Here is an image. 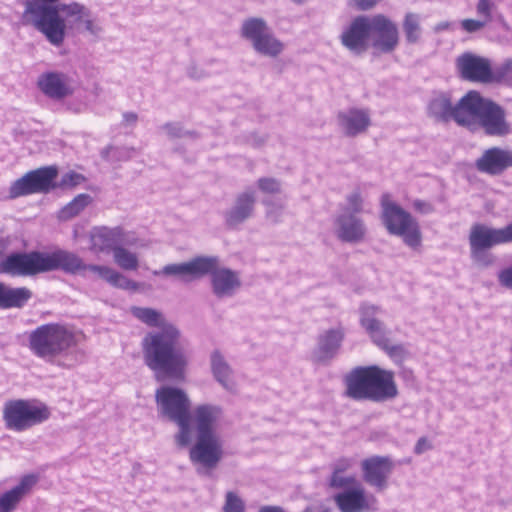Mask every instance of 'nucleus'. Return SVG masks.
<instances>
[{
	"mask_svg": "<svg viewBox=\"0 0 512 512\" xmlns=\"http://www.w3.org/2000/svg\"><path fill=\"white\" fill-rule=\"evenodd\" d=\"M131 313L147 326L158 328L148 332L141 342L143 361L153 372L155 379L183 380L189 364V355L180 329L153 308L135 306L131 308Z\"/></svg>",
	"mask_w": 512,
	"mask_h": 512,
	"instance_id": "nucleus-1",
	"label": "nucleus"
},
{
	"mask_svg": "<svg viewBox=\"0 0 512 512\" xmlns=\"http://www.w3.org/2000/svg\"><path fill=\"white\" fill-rule=\"evenodd\" d=\"M153 274L175 276L186 283L210 275L211 290L218 299L234 296L241 287L239 273L221 266L217 256H198L187 262L168 264Z\"/></svg>",
	"mask_w": 512,
	"mask_h": 512,
	"instance_id": "nucleus-2",
	"label": "nucleus"
},
{
	"mask_svg": "<svg viewBox=\"0 0 512 512\" xmlns=\"http://www.w3.org/2000/svg\"><path fill=\"white\" fill-rule=\"evenodd\" d=\"M346 395L354 400L384 402L398 395L394 373L376 365L358 366L345 377Z\"/></svg>",
	"mask_w": 512,
	"mask_h": 512,
	"instance_id": "nucleus-3",
	"label": "nucleus"
},
{
	"mask_svg": "<svg viewBox=\"0 0 512 512\" xmlns=\"http://www.w3.org/2000/svg\"><path fill=\"white\" fill-rule=\"evenodd\" d=\"M60 0H27L22 15L23 23L34 27L53 46H61L67 35V23L61 15L64 3Z\"/></svg>",
	"mask_w": 512,
	"mask_h": 512,
	"instance_id": "nucleus-4",
	"label": "nucleus"
},
{
	"mask_svg": "<svg viewBox=\"0 0 512 512\" xmlns=\"http://www.w3.org/2000/svg\"><path fill=\"white\" fill-rule=\"evenodd\" d=\"M155 401L159 416L175 423L178 432L174 441L179 448H185L192 443V429L190 426L191 401L187 393L176 387L162 386L155 392Z\"/></svg>",
	"mask_w": 512,
	"mask_h": 512,
	"instance_id": "nucleus-5",
	"label": "nucleus"
},
{
	"mask_svg": "<svg viewBox=\"0 0 512 512\" xmlns=\"http://www.w3.org/2000/svg\"><path fill=\"white\" fill-rule=\"evenodd\" d=\"M28 342L35 356L50 363L66 355L78 343L75 332L59 323L38 326L29 333Z\"/></svg>",
	"mask_w": 512,
	"mask_h": 512,
	"instance_id": "nucleus-6",
	"label": "nucleus"
},
{
	"mask_svg": "<svg viewBox=\"0 0 512 512\" xmlns=\"http://www.w3.org/2000/svg\"><path fill=\"white\" fill-rule=\"evenodd\" d=\"M382 223L389 234L398 236L404 244L413 250L422 245V232L418 221L397 203L389 194L381 197Z\"/></svg>",
	"mask_w": 512,
	"mask_h": 512,
	"instance_id": "nucleus-7",
	"label": "nucleus"
},
{
	"mask_svg": "<svg viewBox=\"0 0 512 512\" xmlns=\"http://www.w3.org/2000/svg\"><path fill=\"white\" fill-rule=\"evenodd\" d=\"M240 36L263 57L277 58L285 50V44L276 37L267 21L261 17L245 19L240 27Z\"/></svg>",
	"mask_w": 512,
	"mask_h": 512,
	"instance_id": "nucleus-8",
	"label": "nucleus"
},
{
	"mask_svg": "<svg viewBox=\"0 0 512 512\" xmlns=\"http://www.w3.org/2000/svg\"><path fill=\"white\" fill-rule=\"evenodd\" d=\"M50 411L27 400H10L3 407V420L9 430L21 432L46 421Z\"/></svg>",
	"mask_w": 512,
	"mask_h": 512,
	"instance_id": "nucleus-9",
	"label": "nucleus"
},
{
	"mask_svg": "<svg viewBox=\"0 0 512 512\" xmlns=\"http://www.w3.org/2000/svg\"><path fill=\"white\" fill-rule=\"evenodd\" d=\"M223 455V441L218 434L195 436V442L189 450V459L200 476H210Z\"/></svg>",
	"mask_w": 512,
	"mask_h": 512,
	"instance_id": "nucleus-10",
	"label": "nucleus"
},
{
	"mask_svg": "<svg viewBox=\"0 0 512 512\" xmlns=\"http://www.w3.org/2000/svg\"><path fill=\"white\" fill-rule=\"evenodd\" d=\"M57 174V168L53 166L29 171L11 184L9 197L15 199L29 194L47 193L55 188L54 180Z\"/></svg>",
	"mask_w": 512,
	"mask_h": 512,
	"instance_id": "nucleus-11",
	"label": "nucleus"
},
{
	"mask_svg": "<svg viewBox=\"0 0 512 512\" xmlns=\"http://www.w3.org/2000/svg\"><path fill=\"white\" fill-rule=\"evenodd\" d=\"M369 35L371 46L375 53H392L399 43V31L397 25L382 14L370 18Z\"/></svg>",
	"mask_w": 512,
	"mask_h": 512,
	"instance_id": "nucleus-12",
	"label": "nucleus"
},
{
	"mask_svg": "<svg viewBox=\"0 0 512 512\" xmlns=\"http://www.w3.org/2000/svg\"><path fill=\"white\" fill-rule=\"evenodd\" d=\"M91 251L95 253H114L121 245H137L133 234L117 227H96L90 233Z\"/></svg>",
	"mask_w": 512,
	"mask_h": 512,
	"instance_id": "nucleus-13",
	"label": "nucleus"
},
{
	"mask_svg": "<svg viewBox=\"0 0 512 512\" xmlns=\"http://www.w3.org/2000/svg\"><path fill=\"white\" fill-rule=\"evenodd\" d=\"M42 252L12 253L0 263V274L33 276L43 273Z\"/></svg>",
	"mask_w": 512,
	"mask_h": 512,
	"instance_id": "nucleus-14",
	"label": "nucleus"
},
{
	"mask_svg": "<svg viewBox=\"0 0 512 512\" xmlns=\"http://www.w3.org/2000/svg\"><path fill=\"white\" fill-rule=\"evenodd\" d=\"M334 234L344 243L359 244L366 240L368 228L365 221L354 213L338 212L333 220Z\"/></svg>",
	"mask_w": 512,
	"mask_h": 512,
	"instance_id": "nucleus-15",
	"label": "nucleus"
},
{
	"mask_svg": "<svg viewBox=\"0 0 512 512\" xmlns=\"http://www.w3.org/2000/svg\"><path fill=\"white\" fill-rule=\"evenodd\" d=\"M363 480L377 491L388 487L389 477L394 469V463L389 456H371L361 462Z\"/></svg>",
	"mask_w": 512,
	"mask_h": 512,
	"instance_id": "nucleus-16",
	"label": "nucleus"
},
{
	"mask_svg": "<svg viewBox=\"0 0 512 512\" xmlns=\"http://www.w3.org/2000/svg\"><path fill=\"white\" fill-rule=\"evenodd\" d=\"M256 206V193L252 189L242 191L234 197L231 205L223 213L225 224L229 228H238L253 218Z\"/></svg>",
	"mask_w": 512,
	"mask_h": 512,
	"instance_id": "nucleus-17",
	"label": "nucleus"
},
{
	"mask_svg": "<svg viewBox=\"0 0 512 512\" xmlns=\"http://www.w3.org/2000/svg\"><path fill=\"white\" fill-rule=\"evenodd\" d=\"M512 243V222L502 228L485 224H474L469 233V245L490 249L497 245Z\"/></svg>",
	"mask_w": 512,
	"mask_h": 512,
	"instance_id": "nucleus-18",
	"label": "nucleus"
},
{
	"mask_svg": "<svg viewBox=\"0 0 512 512\" xmlns=\"http://www.w3.org/2000/svg\"><path fill=\"white\" fill-rule=\"evenodd\" d=\"M369 22V17L357 16L341 33L340 42L351 53L361 55L368 49Z\"/></svg>",
	"mask_w": 512,
	"mask_h": 512,
	"instance_id": "nucleus-19",
	"label": "nucleus"
},
{
	"mask_svg": "<svg viewBox=\"0 0 512 512\" xmlns=\"http://www.w3.org/2000/svg\"><path fill=\"white\" fill-rule=\"evenodd\" d=\"M336 123L344 136L354 138L368 131L372 124L371 114L365 108H348L337 113Z\"/></svg>",
	"mask_w": 512,
	"mask_h": 512,
	"instance_id": "nucleus-20",
	"label": "nucleus"
},
{
	"mask_svg": "<svg viewBox=\"0 0 512 512\" xmlns=\"http://www.w3.org/2000/svg\"><path fill=\"white\" fill-rule=\"evenodd\" d=\"M477 171L490 176L502 175L512 168V150L498 146L485 149L475 161Z\"/></svg>",
	"mask_w": 512,
	"mask_h": 512,
	"instance_id": "nucleus-21",
	"label": "nucleus"
},
{
	"mask_svg": "<svg viewBox=\"0 0 512 512\" xmlns=\"http://www.w3.org/2000/svg\"><path fill=\"white\" fill-rule=\"evenodd\" d=\"M43 273L62 270L67 274L85 276V262L77 254L58 249L51 253L42 252Z\"/></svg>",
	"mask_w": 512,
	"mask_h": 512,
	"instance_id": "nucleus-22",
	"label": "nucleus"
},
{
	"mask_svg": "<svg viewBox=\"0 0 512 512\" xmlns=\"http://www.w3.org/2000/svg\"><path fill=\"white\" fill-rule=\"evenodd\" d=\"M341 512H370L375 510L376 498L368 496L361 484L347 488L334 496Z\"/></svg>",
	"mask_w": 512,
	"mask_h": 512,
	"instance_id": "nucleus-23",
	"label": "nucleus"
},
{
	"mask_svg": "<svg viewBox=\"0 0 512 512\" xmlns=\"http://www.w3.org/2000/svg\"><path fill=\"white\" fill-rule=\"evenodd\" d=\"M478 124L488 136L504 137L511 133L505 110L490 99L482 109Z\"/></svg>",
	"mask_w": 512,
	"mask_h": 512,
	"instance_id": "nucleus-24",
	"label": "nucleus"
},
{
	"mask_svg": "<svg viewBox=\"0 0 512 512\" xmlns=\"http://www.w3.org/2000/svg\"><path fill=\"white\" fill-rule=\"evenodd\" d=\"M380 313L381 308L379 306L369 303H363L359 308L360 325L376 346L385 345V341L390 335V330L378 319Z\"/></svg>",
	"mask_w": 512,
	"mask_h": 512,
	"instance_id": "nucleus-25",
	"label": "nucleus"
},
{
	"mask_svg": "<svg viewBox=\"0 0 512 512\" xmlns=\"http://www.w3.org/2000/svg\"><path fill=\"white\" fill-rule=\"evenodd\" d=\"M345 338V330L338 326L321 332L317 337V344L312 352V359L317 363L331 361L339 352Z\"/></svg>",
	"mask_w": 512,
	"mask_h": 512,
	"instance_id": "nucleus-26",
	"label": "nucleus"
},
{
	"mask_svg": "<svg viewBox=\"0 0 512 512\" xmlns=\"http://www.w3.org/2000/svg\"><path fill=\"white\" fill-rule=\"evenodd\" d=\"M487 98H483L476 91H469L464 95L454 107V121L461 126L476 124L484 108Z\"/></svg>",
	"mask_w": 512,
	"mask_h": 512,
	"instance_id": "nucleus-27",
	"label": "nucleus"
},
{
	"mask_svg": "<svg viewBox=\"0 0 512 512\" xmlns=\"http://www.w3.org/2000/svg\"><path fill=\"white\" fill-rule=\"evenodd\" d=\"M456 63L462 78L483 83L491 82V66L488 59L464 53L457 58Z\"/></svg>",
	"mask_w": 512,
	"mask_h": 512,
	"instance_id": "nucleus-28",
	"label": "nucleus"
},
{
	"mask_svg": "<svg viewBox=\"0 0 512 512\" xmlns=\"http://www.w3.org/2000/svg\"><path fill=\"white\" fill-rule=\"evenodd\" d=\"M222 415L218 405L201 404L190 413V423L195 426L196 436L216 435L215 425Z\"/></svg>",
	"mask_w": 512,
	"mask_h": 512,
	"instance_id": "nucleus-29",
	"label": "nucleus"
},
{
	"mask_svg": "<svg viewBox=\"0 0 512 512\" xmlns=\"http://www.w3.org/2000/svg\"><path fill=\"white\" fill-rule=\"evenodd\" d=\"M37 84L43 94L54 100L64 99L73 93V88L69 83V77L64 73H43L39 76Z\"/></svg>",
	"mask_w": 512,
	"mask_h": 512,
	"instance_id": "nucleus-30",
	"label": "nucleus"
},
{
	"mask_svg": "<svg viewBox=\"0 0 512 512\" xmlns=\"http://www.w3.org/2000/svg\"><path fill=\"white\" fill-rule=\"evenodd\" d=\"M210 369L214 380L224 390L232 394L237 393L238 384L234 370L219 350H214L210 355Z\"/></svg>",
	"mask_w": 512,
	"mask_h": 512,
	"instance_id": "nucleus-31",
	"label": "nucleus"
},
{
	"mask_svg": "<svg viewBox=\"0 0 512 512\" xmlns=\"http://www.w3.org/2000/svg\"><path fill=\"white\" fill-rule=\"evenodd\" d=\"M65 20L72 18L73 22L84 26V30L94 37H98L103 28L90 9L78 2L63 4L61 7Z\"/></svg>",
	"mask_w": 512,
	"mask_h": 512,
	"instance_id": "nucleus-32",
	"label": "nucleus"
},
{
	"mask_svg": "<svg viewBox=\"0 0 512 512\" xmlns=\"http://www.w3.org/2000/svg\"><path fill=\"white\" fill-rule=\"evenodd\" d=\"M454 107L450 93L435 91L428 100L427 115L436 122L448 123L454 120Z\"/></svg>",
	"mask_w": 512,
	"mask_h": 512,
	"instance_id": "nucleus-33",
	"label": "nucleus"
},
{
	"mask_svg": "<svg viewBox=\"0 0 512 512\" xmlns=\"http://www.w3.org/2000/svg\"><path fill=\"white\" fill-rule=\"evenodd\" d=\"M86 271L94 273L97 277L106 281L115 288L129 291H136L139 289V284L137 282L127 278L124 274L109 266L85 263V272Z\"/></svg>",
	"mask_w": 512,
	"mask_h": 512,
	"instance_id": "nucleus-34",
	"label": "nucleus"
},
{
	"mask_svg": "<svg viewBox=\"0 0 512 512\" xmlns=\"http://www.w3.org/2000/svg\"><path fill=\"white\" fill-rule=\"evenodd\" d=\"M36 482L37 478L34 475H26L15 487L3 493L0 496V512L14 511Z\"/></svg>",
	"mask_w": 512,
	"mask_h": 512,
	"instance_id": "nucleus-35",
	"label": "nucleus"
},
{
	"mask_svg": "<svg viewBox=\"0 0 512 512\" xmlns=\"http://www.w3.org/2000/svg\"><path fill=\"white\" fill-rule=\"evenodd\" d=\"M32 298V291L27 287H10L5 284L1 309L22 308Z\"/></svg>",
	"mask_w": 512,
	"mask_h": 512,
	"instance_id": "nucleus-36",
	"label": "nucleus"
},
{
	"mask_svg": "<svg viewBox=\"0 0 512 512\" xmlns=\"http://www.w3.org/2000/svg\"><path fill=\"white\" fill-rule=\"evenodd\" d=\"M92 202V197L89 194H78L72 201L66 204L58 212V219L67 221L79 215L89 204Z\"/></svg>",
	"mask_w": 512,
	"mask_h": 512,
	"instance_id": "nucleus-37",
	"label": "nucleus"
},
{
	"mask_svg": "<svg viewBox=\"0 0 512 512\" xmlns=\"http://www.w3.org/2000/svg\"><path fill=\"white\" fill-rule=\"evenodd\" d=\"M127 245L117 247L113 253V260L116 265L126 271H135L139 267V259L136 253L129 251Z\"/></svg>",
	"mask_w": 512,
	"mask_h": 512,
	"instance_id": "nucleus-38",
	"label": "nucleus"
},
{
	"mask_svg": "<svg viewBox=\"0 0 512 512\" xmlns=\"http://www.w3.org/2000/svg\"><path fill=\"white\" fill-rule=\"evenodd\" d=\"M403 30L408 43L415 44L421 38L420 16L409 12L403 21Z\"/></svg>",
	"mask_w": 512,
	"mask_h": 512,
	"instance_id": "nucleus-39",
	"label": "nucleus"
},
{
	"mask_svg": "<svg viewBox=\"0 0 512 512\" xmlns=\"http://www.w3.org/2000/svg\"><path fill=\"white\" fill-rule=\"evenodd\" d=\"M364 209V197L359 188H355L345 197V205L340 208L339 212L354 213V215L361 214Z\"/></svg>",
	"mask_w": 512,
	"mask_h": 512,
	"instance_id": "nucleus-40",
	"label": "nucleus"
},
{
	"mask_svg": "<svg viewBox=\"0 0 512 512\" xmlns=\"http://www.w3.org/2000/svg\"><path fill=\"white\" fill-rule=\"evenodd\" d=\"M470 256L473 263L479 268H488L495 263V256L487 249L470 246Z\"/></svg>",
	"mask_w": 512,
	"mask_h": 512,
	"instance_id": "nucleus-41",
	"label": "nucleus"
},
{
	"mask_svg": "<svg viewBox=\"0 0 512 512\" xmlns=\"http://www.w3.org/2000/svg\"><path fill=\"white\" fill-rule=\"evenodd\" d=\"M491 82L512 83V60L507 59L502 65L491 69Z\"/></svg>",
	"mask_w": 512,
	"mask_h": 512,
	"instance_id": "nucleus-42",
	"label": "nucleus"
},
{
	"mask_svg": "<svg viewBox=\"0 0 512 512\" xmlns=\"http://www.w3.org/2000/svg\"><path fill=\"white\" fill-rule=\"evenodd\" d=\"M258 189L264 194H280L282 191V183L273 177H261L257 180Z\"/></svg>",
	"mask_w": 512,
	"mask_h": 512,
	"instance_id": "nucleus-43",
	"label": "nucleus"
},
{
	"mask_svg": "<svg viewBox=\"0 0 512 512\" xmlns=\"http://www.w3.org/2000/svg\"><path fill=\"white\" fill-rule=\"evenodd\" d=\"M378 347L384 350L396 363H401L407 355L404 345L392 344L389 338L385 341V345H379Z\"/></svg>",
	"mask_w": 512,
	"mask_h": 512,
	"instance_id": "nucleus-44",
	"label": "nucleus"
},
{
	"mask_svg": "<svg viewBox=\"0 0 512 512\" xmlns=\"http://www.w3.org/2000/svg\"><path fill=\"white\" fill-rule=\"evenodd\" d=\"M161 130L171 139L192 137L195 135L192 131H187L180 123L168 122L161 126Z\"/></svg>",
	"mask_w": 512,
	"mask_h": 512,
	"instance_id": "nucleus-45",
	"label": "nucleus"
},
{
	"mask_svg": "<svg viewBox=\"0 0 512 512\" xmlns=\"http://www.w3.org/2000/svg\"><path fill=\"white\" fill-rule=\"evenodd\" d=\"M262 203L266 207L267 218L275 223L279 222L285 208L284 204L271 199H264Z\"/></svg>",
	"mask_w": 512,
	"mask_h": 512,
	"instance_id": "nucleus-46",
	"label": "nucleus"
},
{
	"mask_svg": "<svg viewBox=\"0 0 512 512\" xmlns=\"http://www.w3.org/2000/svg\"><path fill=\"white\" fill-rule=\"evenodd\" d=\"M223 512H245V504L236 493L229 491L225 496Z\"/></svg>",
	"mask_w": 512,
	"mask_h": 512,
	"instance_id": "nucleus-47",
	"label": "nucleus"
},
{
	"mask_svg": "<svg viewBox=\"0 0 512 512\" xmlns=\"http://www.w3.org/2000/svg\"><path fill=\"white\" fill-rule=\"evenodd\" d=\"M85 177L77 172L69 171L62 175L61 180L59 183H54L55 188L61 187V188H71L80 185L82 182H84Z\"/></svg>",
	"mask_w": 512,
	"mask_h": 512,
	"instance_id": "nucleus-48",
	"label": "nucleus"
},
{
	"mask_svg": "<svg viewBox=\"0 0 512 512\" xmlns=\"http://www.w3.org/2000/svg\"><path fill=\"white\" fill-rule=\"evenodd\" d=\"M495 9V3L492 0H478L476 4V13L477 15L490 23L492 21V13Z\"/></svg>",
	"mask_w": 512,
	"mask_h": 512,
	"instance_id": "nucleus-49",
	"label": "nucleus"
},
{
	"mask_svg": "<svg viewBox=\"0 0 512 512\" xmlns=\"http://www.w3.org/2000/svg\"><path fill=\"white\" fill-rule=\"evenodd\" d=\"M341 472V470L335 469L331 477V486L335 488H351L350 486L356 482L355 478L343 476Z\"/></svg>",
	"mask_w": 512,
	"mask_h": 512,
	"instance_id": "nucleus-50",
	"label": "nucleus"
},
{
	"mask_svg": "<svg viewBox=\"0 0 512 512\" xmlns=\"http://www.w3.org/2000/svg\"><path fill=\"white\" fill-rule=\"evenodd\" d=\"M488 23L483 19H464L461 21L462 29L467 33H474L482 30Z\"/></svg>",
	"mask_w": 512,
	"mask_h": 512,
	"instance_id": "nucleus-51",
	"label": "nucleus"
},
{
	"mask_svg": "<svg viewBox=\"0 0 512 512\" xmlns=\"http://www.w3.org/2000/svg\"><path fill=\"white\" fill-rule=\"evenodd\" d=\"M497 278L502 287L512 290V265L500 270Z\"/></svg>",
	"mask_w": 512,
	"mask_h": 512,
	"instance_id": "nucleus-52",
	"label": "nucleus"
},
{
	"mask_svg": "<svg viewBox=\"0 0 512 512\" xmlns=\"http://www.w3.org/2000/svg\"><path fill=\"white\" fill-rule=\"evenodd\" d=\"M412 206L416 212L423 215H428L435 211L434 206L425 200L416 199L413 201Z\"/></svg>",
	"mask_w": 512,
	"mask_h": 512,
	"instance_id": "nucleus-53",
	"label": "nucleus"
},
{
	"mask_svg": "<svg viewBox=\"0 0 512 512\" xmlns=\"http://www.w3.org/2000/svg\"><path fill=\"white\" fill-rule=\"evenodd\" d=\"M116 159L118 161H127L136 153L134 147H121L115 149Z\"/></svg>",
	"mask_w": 512,
	"mask_h": 512,
	"instance_id": "nucleus-54",
	"label": "nucleus"
},
{
	"mask_svg": "<svg viewBox=\"0 0 512 512\" xmlns=\"http://www.w3.org/2000/svg\"><path fill=\"white\" fill-rule=\"evenodd\" d=\"M433 448L431 442L426 437H421L417 440L415 447H414V453L417 455H421Z\"/></svg>",
	"mask_w": 512,
	"mask_h": 512,
	"instance_id": "nucleus-55",
	"label": "nucleus"
},
{
	"mask_svg": "<svg viewBox=\"0 0 512 512\" xmlns=\"http://www.w3.org/2000/svg\"><path fill=\"white\" fill-rule=\"evenodd\" d=\"M122 123L125 126H134L138 121V115L135 112L128 111L122 114Z\"/></svg>",
	"mask_w": 512,
	"mask_h": 512,
	"instance_id": "nucleus-56",
	"label": "nucleus"
},
{
	"mask_svg": "<svg viewBox=\"0 0 512 512\" xmlns=\"http://www.w3.org/2000/svg\"><path fill=\"white\" fill-rule=\"evenodd\" d=\"M353 3L359 10L365 11L371 9L376 4V0H353Z\"/></svg>",
	"mask_w": 512,
	"mask_h": 512,
	"instance_id": "nucleus-57",
	"label": "nucleus"
},
{
	"mask_svg": "<svg viewBox=\"0 0 512 512\" xmlns=\"http://www.w3.org/2000/svg\"><path fill=\"white\" fill-rule=\"evenodd\" d=\"M258 512H286L284 508L277 505H265L259 508Z\"/></svg>",
	"mask_w": 512,
	"mask_h": 512,
	"instance_id": "nucleus-58",
	"label": "nucleus"
},
{
	"mask_svg": "<svg viewBox=\"0 0 512 512\" xmlns=\"http://www.w3.org/2000/svg\"><path fill=\"white\" fill-rule=\"evenodd\" d=\"M450 26H451L450 22L442 21V22L437 23L434 26L433 30H434V32L439 33V32H442L444 30H448L450 28Z\"/></svg>",
	"mask_w": 512,
	"mask_h": 512,
	"instance_id": "nucleus-59",
	"label": "nucleus"
},
{
	"mask_svg": "<svg viewBox=\"0 0 512 512\" xmlns=\"http://www.w3.org/2000/svg\"><path fill=\"white\" fill-rule=\"evenodd\" d=\"M115 149L116 148H114L113 146H108L105 149H103L102 152H101L102 158L107 160L109 158L110 152L113 151V150L115 151Z\"/></svg>",
	"mask_w": 512,
	"mask_h": 512,
	"instance_id": "nucleus-60",
	"label": "nucleus"
},
{
	"mask_svg": "<svg viewBox=\"0 0 512 512\" xmlns=\"http://www.w3.org/2000/svg\"><path fill=\"white\" fill-rule=\"evenodd\" d=\"M4 290H5V284L0 282V309L2 308Z\"/></svg>",
	"mask_w": 512,
	"mask_h": 512,
	"instance_id": "nucleus-61",
	"label": "nucleus"
},
{
	"mask_svg": "<svg viewBox=\"0 0 512 512\" xmlns=\"http://www.w3.org/2000/svg\"><path fill=\"white\" fill-rule=\"evenodd\" d=\"M291 1L296 4H303L304 2H306V0H291Z\"/></svg>",
	"mask_w": 512,
	"mask_h": 512,
	"instance_id": "nucleus-62",
	"label": "nucleus"
},
{
	"mask_svg": "<svg viewBox=\"0 0 512 512\" xmlns=\"http://www.w3.org/2000/svg\"><path fill=\"white\" fill-rule=\"evenodd\" d=\"M302 512H313V510L311 507H307ZM322 512H327V511H322Z\"/></svg>",
	"mask_w": 512,
	"mask_h": 512,
	"instance_id": "nucleus-63",
	"label": "nucleus"
}]
</instances>
